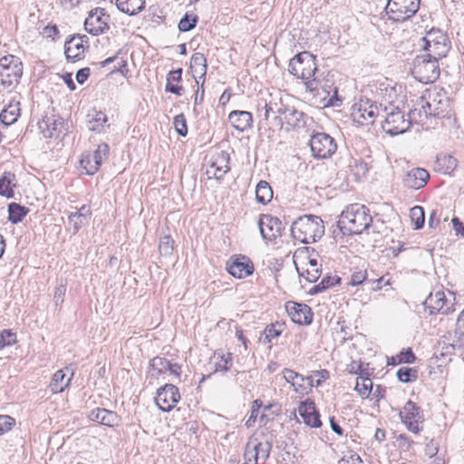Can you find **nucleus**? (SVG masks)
<instances>
[{
	"label": "nucleus",
	"mask_w": 464,
	"mask_h": 464,
	"mask_svg": "<svg viewBox=\"0 0 464 464\" xmlns=\"http://www.w3.org/2000/svg\"><path fill=\"white\" fill-rule=\"evenodd\" d=\"M88 36L84 34H77L67 40L64 44V53L67 60L74 62L81 59L85 51L83 44L88 43Z\"/></svg>",
	"instance_id": "5701e85b"
},
{
	"label": "nucleus",
	"mask_w": 464,
	"mask_h": 464,
	"mask_svg": "<svg viewBox=\"0 0 464 464\" xmlns=\"http://www.w3.org/2000/svg\"><path fill=\"white\" fill-rule=\"evenodd\" d=\"M362 367V362L352 361L351 363L347 365V372L353 374H358L361 372V368Z\"/></svg>",
	"instance_id": "338daca9"
},
{
	"label": "nucleus",
	"mask_w": 464,
	"mask_h": 464,
	"mask_svg": "<svg viewBox=\"0 0 464 464\" xmlns=\"http://www.w3.org/2000/svg\"><path fill=\"white\" fill-rule=\"evenodd\" d=\"M215 362V372H226L232 366V353H227V354L223 353H215L213 357Z\"/></svg>",
	"instance_id": "ea45409f"
},
{
	"label": "nucleus",
	"mask_w": 464,
	"mask_h": 464,
	"mask_svg": "<svg viewBox=\"0 0 464 464\" xmlns=\"http://www.w3.org/2000/svg\"><path fill=\"white\" fill-rule=\"evenodd\" d=\"M298 377L299 378L296 380L295 383H294V387H293L294 391L299 394L308 393L309 386L306 385V381H308V379L300 373H299Z\"/></svg>",
	"instance_id": "13d9d810"
},
{
	"label": "nucleus",
	"mask_w": 464,
	"mask_h": 464,
	"mask_svg": "<svg viewBox=\"0 0 464 464\" xmlns=\"http://www.w3.org/2000/svg\"><path fill=\"white\" fill-rule=\"evenodd\" d=\"M421 110L426 118H444L450 111V101L443 89L428 91L421 96Z\"/></svg>",
	"instance_id": "20e7f679"
},
{
	"label": "nucleus",
	"mask_w": 464,
	"mask_h": 464,
	"mask_svg": "<svg viewBox=\"0 0 464 464\" xmlns=\"http://www.w3.org/2000/svg\"><path fill=\"white\" fill-rule=\"evenodd\" d=\"M88 418L92 421L109 427L117 426L119 416L116 412L104 408H96L90 411Z\"/></svg>",
	"instance_id": "bb28decb"
},
{
	"label": "nucleus",
	"mask_w": 464,
	"mask_h": 464,
	"mask_svg": "<svg viewBox=\"0 0 464 464\" xmlns=\"http://www.w3.org/2000/svg\"><path fill=\"white\" fill-rule=\"evenodd\" d=\"M87 222L88 221L84 219V218H82L81 214L72 212L68 216L69 229H72L74 235L77 234L81 227L86 225Z\"/></svg>",
	"instance_id": "de8ad7c7"
},
{
	"label": "nucleus",
	"mask_w": 464,
	"mask_h": 464,
	"mask_svg": "<svg viewBox=\"0 0 464 464\" xmlns=\"http://www.w3.org/2000/svg\"><path fill=\"white\" fill-rule=\"evenodd\" d=\"M430 179L429 172L422 168H414L407 172L403 179V184L411 189L422 188Z\"/></svg>",
	"instance_id": "b1692460"
},
{
	"label": "nucleus",
	"mask_w": 464,
	"mask_h": 464,
	"mask_svg": "<svg viewBox=\"0 0 464 464\" xmlns=\"http://www.w3.org/2000/svg\"><path fill=\"white\" fill-rule=\"evenodd\" d=\"M20 103L10 102L0 113V121L5 125L9 126L14 123L20 115Z\"/></svg>",
	"instance_id": "72a5a7b5"
},
{
	"label": "nucleus",
	"mask_w": 464,
	"mask_h": 464,
	"mask_svg": "<svg viewBox=\"0 0 464 464\" xmlns=\"http://www.w3.org/2000/svg\"><path fill=\"white\" fill-rule=\"evenodd\" d=\"M284 328L285 324L280 322H276L274 324L267 325L264 331L265 339L270 343L273 339L280 336V334L284 331Z\"/></svg>",
	"instance_id": "49530a36"
},
{
	"label": "nucleus",
	"mask_w": 464,
	"mask_h": 464,
	"mask_svg": "<svg viewBox=\"0 0 464 464\" xmlns=\"http://www.w3.org/2000/svg\"><path fill=\"white\" fill-rule=\"evenodd\" d=\"M73 374V369L70 367H65L55 372L50 383L51 391L53 393L63 392L69 386Z\"/></svg>",
	"instance_id": "393cba45"
},
{
	"label": "nucleus",
	"mask_w": 464,
	"mask_h": 464,
	"mask_svg": "<svg viewBox=\"0 0 464 464\" xmlns=\"http://www.w3.org/2000/svg\"><path fill=\"white\" fill-rule=\"evenodd\" d=\"M17 342L16 334L10 329H5L0 333V350L12 346Z\"/></svg>",
	"instance_id": "8fccbe9b"
},
{
	"label": "nucleus",
	"mask_w": 464,
	"mask_h": 464,
	"mask_svg": "<svg viewBox=\"0 0 464 464\" xmlns=\"http://www.w3.org/2000/svg\"><path fill=\"white\" fill-rule=\"evenodd\" d=\"M228 121L234 129L243 132L252 126V113L246 111H233L228 114Z\"/></svg>",
	"instance_id": "cd10ccee"
},
{
	"label": "nucleus",
	"mask_w": 464,
	"mask_h": 464,
	"mask_svg": "<svg viewBox=\"0 0 464 464\" xmlns=\"http://www.w3.org/2000/svg\"><path fill=\"white\" fill-rule=\"evenodd\" d=\"M367 277H368V275H367L366 270L354 271L351 275V279H350L349 285H353V286L360 285L363 282L367 281Z\"/></svg>",
	"instance_id": "4d7b16f0"
},
{
	"label": "nucleus",
	"mask_w": 464,
	"mask_h": 464,
	"mask_svg": "<svg viewBox=\"0 0 464 464\" xmlns=\"http://www.w3.org/2000/svg\"><path fill=\"white\" fill-rule=\"evenodd\" d=\"M400 418L407 429L418 434L422 430L420 424L424 421L423 411L415 402L409 400L401 410Z\"/></svg>",
	"instance_id": "4468645a"
},
{
	"label": "nucleus",
	"mask_w": 464,
	"mask_h": 464,
	"mask_svg": "<svg viewBox=\"0 0 464 464\" xmlns=\"http://www.w3.org/2000/svg\"><path fill=\"white\" fill-rule=\"evenodd\" d=\"M227 272L236 278H245L254 272V265L249 257L242 255L234 256L227 264Z\"/></svg>",
	"instance_id": "6ab92c4d"
},
{
	"label": "nucleus",
	"mask_w": 464,
	"mask_h": 464,
	"mask_svg": "<svg viewBox=\"0 0 464 464\" xmlns=\"http://www.w3.org/2000/svg\"><path fill=\"white\" fill-rule=\"evenodd\" d=\"M291 235L300 243H314L324 235V221L315 215L301 216L293 222Z\"/></svg>",
	"instance_id": "7ed1b4c3"
},
{
	"label": "nucleus",
	"mask_w": 464,
	"mask_h": 464,
	"mask_svg": "<svg viewBox=\"0 0 464 464\" xmlns=\"http://www.w3.org/2000/svg\"><path fill=\"white\" fill-rule=\"evenodd\" d=\"M446 302L445 294L441 291H437L434 294H430L423 302V305L430 314H436L438 313L447 314L449 308L444 309Z\"/></svg>",
	"instance_id": "a878e982"
},
{
	"label": "nucleus",
	"mask_w": 464,
	"mask_h": 464,
	"mask_svg": "<svg viewBox=\"0 0 464 464\" xmlns=\"http://www.w3.org/2000/svg\"><path fill=\"white\" fill-rule=\"evenodd\" d=\"M372 223L369 208L358 203L349 205L340 215L337 227L343 236L359 235Z\"/></svg>",
	"instance_id": "f03ea898"
},
{
	"label": "nucleus",
	"mask_w": 464,
	"mask_h": 464,
	"mask_svg": "<svg viewBox=\"0 0 464 464\" xmlns=\"http://www.w3.org/2000/svg\"><path fill=\"white\" fill-rule=\"evenodd\" d=\"M198 18L197 15L188 14V13L179 20V30L180 32H188L194 29L197 25Z\"/></svg>",
	"instance_id": "09e8293b"
},
{
	"label": "nucleus",
	"mask_w": 464,
	"mask_h": 464,
	"mask_svg": "<svg viewBox=\"0 0 464 464\" xmlns=\"http://www.w3.org/2000/svg\"><path fill=\"white\" fill-rule=\"evenodd\" d=\"M81 167L85 170L87 175H93L97 171H90V167H93V160H92L91 152H86L82 155L80 160Z\"/></svg>",
	"instance_id": "bf43d9fd"
},
{
	"label": "nucleus",
	"mask_w": 464,
	"mask_h": 464,
	"mask_svg": "<svg viewBox=\"0 0 464 464\" xmlns=\"http://www.w3.org/2000/svg\"><path fill=\"white\" fill-rule=\"evenodd\" d=\"M305 89L314 95H324L327 99L326 106L338 107L342 104V99L338 95V88L332 79L327 77H314L311 81L304 82Z\"/></svg>",
	"instance_id": "0eeeda50"
},
{
	"label": "nucleus",
	"mask_w": 464,
	"mask_h": 464,
	"mask_svg": "<svg viewBox=\"0 0 464 464\" xmlns=\"http://www.w3.org/2000/svg\"><path fill=\"white\" fill-rule=\"evenodd\" d=\"M410 218L414 226V229H420L424 226L425 214L420 206H415L410 210Z\"/></svg>",
	"instance_id": "c03bdc74"
},
{
	"label": "nucleus",
	"mask_w": 464,
	"mask_h": 464,
	"mask_svg": "<svg viewBox=\"0 0 464 464\" xmlns=\"http://www.w3.org/2000/svg\"><path fill=\"white\" fill-rule=\"evenodd\" d=\"M272 447V436H251L245 447L244 459L254 464H258L259 461L263 464L268 459Z\"/></svg>",
	"instance_id": "39448f33"
},
{
	"label": "nucleus",
	"mask_w": 464,
	"mask_h": 464,
	"mask_svg": "<svg viewBox=\"0 0 464 464\" xmlns=\"http://www.w3.org/2000/svg\"><path fill=\"white\" fill-rule=\"evenodd\" d=\"M379 90L385 102L381 114V117L383 118L382 130L391 136L404 133L410 129L411 121L406 118L405 112L399 106L393 104L392 99L396 96L395 87L381 84Z\"/></svg>",
	"instance_id": "f257e3e1"
},
{
	"label": "nucleus",
	"mask_w": 464,
	"mask_h": 464,
	"mask_svg": "<svg viewBox=\"0 0 464 464\" xmlns=\"http://www.w3.org/2000/svg\"><path fill=\"white\" fill-rule=\"evenodd\" d=\"M173 124L179 136L185 137L188 134L186 118L182 113L175 116Z\"/></svg>",
	"instance_id": "864d4df0"
},
{
	"label": "nucleus",
	"mask_w": 464,
	"mask_h": 464,
	"mask_svg": "<svg viewBox=\"0 0 464 464\" xmlns=\"http://www.w3.org/2000/svg\"><path fill=\"white\" fill-rule=\"evenodd\" d=\"M299 373L291 370V369H287V368H285L283 370V377L284 379L291 383V385L294 387V383H295L296 380L299 378L298 377Z\"/></svg>",
	"instance_id": "e2e57ef3"
},
{
	"label": "nucleus",
	"mask_w": 464,
	"mask_h": 464,
	"mask_svg": "<svg viewBox=\"0 0 464 464\" xmlns=\"http://www.w3.org/2000/svg\"><path fill=\"white\" fill-rule=\"evenodd\" d=\"M288 71L296 78L304 80V82L311 81L318 71L315 56L308 52L296 54L290 60Z\"/></svg>",
	"instance_id": "6e6552de"
},
{
	"label": "nucleus",
	"mask_w": 464,
	"mask_h": 464,
	"mask_svg": "<svg viewBox=\"0 0 464 464\" xmlns=\"http://www.w3.org/2000/svg\"><path fill=\"white\" fill-rule=\"evenodd\" d=\"M285 309L295 324L308 325L313 322V312L310 306L305 304L287 302Z\"/></svg>",
	"instance_id": "aec40b11"
},
{
	"label": "nucleus",
	"mask_w": 464,
	"mask_h": 464,
	"mask_svg": "<svg viewBox=\"0 0 464 464\" xmlns=\"http://www.w3.org/2000/svg\"><path fill=\"white\" fill-rule=\"evenodd\" d=\"M464 347V309L459 314L454 330V342L450 347L454 350L455 347Z\"/></svg>",
	"instance_id": "58836bf2"
},
{
	"label": "nucleus",
	"mask_w": 464,
	"mask_h": 464,
	"mask_svg": "<svg viewBox=\"0 0 464 464\" xmlns=\"http://www.w3.org/2000/svg\"><path fill=\"white\" fill-rule=\"evenodd\" d=\"M89 75H90V69L85 67V68H82V69L78 70V72H76L75 78H76V81L78 82V83L82 84L86 82Z\"/></svg>",
	"instance_id": "0e129e2a"
},
{
	"label": "nucleus",
	"mask_w": 464,
	"mask_h": 464,
	"mask_svg": "<svg viewBox=\"0 0 464 464\" xmlns=\"http://www.w3.org/2000/svg\"><path fill=\"white\" fill-rule=\"evenodd\" d=\"M340 281L341 278L338 276H326L318 285H315L313 287L311 292L313 294L324 292V290L338 285Z\"/></svg>",
	"instance_id": "a19ab883"
},
{
	"label": "nucleus",
	"mask_w": 464,
	"mask_h": 464,
	"mask_svg": "<svg viewBox=\"0 0 464 464\" xmlns=\"http://www.w3.org/2000/svg\"><path fill=\"white\" fill-rule=\"evenodd\" d=\"M180 400L179 389L174 384L167 383L157 391L155 402L164 412H169Z\"/></svg>",
	"instance_id": "dca6fc26"
},
{
	"label": "nucleus",
	"mask_w": 464,
	"mask_h": 464,
	"mask_svg": "<svg viewBox=\"0 0 464 464\" xmlns=\"http://www.w3.org/2000/svg\"><path fill=\"white\" fill-rule=\"evenodd\" d=\"M310 120L304 112L291 107L284 122L288 126L287 129L299 130L306 127Z\"/></svg>",
	"instance_id": "c85d7f7f"
},
{
	"label": "nucleus",
	"mask_w": 464,
	"mask_h": 464,
	"mask_svg": "<svg viewBox=\"0 0 464 464\" xmlns=\"http://www.w3.org/2000/svg\"><path fill=\"white\" fill-rule=\"evenodd\" d=\"M382 103L380 105L370 99H360V101L352 106V118L358 125H370L375 121L378 116H381Z\"/></svg>",
	"instance_id": "1a4fd4ad"
},
{
	"label": "nucleus",
	"mask_w": 464,
	"mask_h": 464,
	"mask_svg": "<svg viewBox=\"0 0 464 464\" xmlns=\"http://www.w3.org/2000/svg\"><path fill=\"white\" fill-rule=\"evenodd\" d=\"M65 293L66 285L60 284L55 287L53 300L56 306L61 305L63 303Z\"/></svg>",
	"instance_id": "680f3d73"
},
{
	"label": "nucleus",
	"mask_w": 464,
	"mask_h": 464,
	"mask_svg": "<svg viewBox=\"0 0 464 464\" xmlns=\"http://www.w3.org/2000/svg\"><path fill=\"white\" fill-rule=\"evenodd\" d=\"M362 382H359V378L356 382L355 391L362 397H368L372 389V382L370 377H364L361 379Z\"/></svg>",
	"instance_id": "3c124183"
},
{
	"label": "nucleus",
	"mask_w": 464,
	"mask_h": 464,
	"mask_svg": "<svg viewBox=\"0 0 464 464\" xmlns=\"http://www.w3.org/2000/svg\"><path fill=\"white\" fill-rule=\"evenodd\" d=\"M23 74L22 63L13 55L0 59V82L8 88L17 84Z\"/></svg>",
	"instance_id": "f8f14e48"
},
{
	"label": "nucleus",
	"mask_w": 464,
	"mask_h": 464,
	"mask_svg": "<svg viewBox=\"0 0 464 464\" xmlns=\"http://www.w3.org/2000/svg\"><path fill=\"white\" fill-rule=\"evenodd\" d=\"M145 7V0H117V8L129 15H134Z\"/></svg>",
	"instance_id": "2f4dec72"
},
{
	"label": "nucleus",
	"mask_w": 464,
	"mask_h": 464,
	"mask_svg": "<svg viewBox=\"0 0 464 464\" xmlns=\"http://www.w3.org/2000/svg\"><path fill=\"white\" fill-rule=\"evenodd\" d=\"M308 267L305 270L306 280L313 283L316 282L321 276V268L316 258L308 257Z\"/></svg>",
	"instance_id": "37998d69"
},
{
	"label": "nucleus",
	"mask_w": 464,
	"mask_h": 464,
	"mask_svg": "<svg viewBox=\"0 0 464 464\" xmlns=\"http://www.w3.org/2000/svg\"><path fill=\"white\" fill-rule=\"evenodd\" d=\"M150 366L158 374H161L167 372V368L169 367V361L166 358L156 356L150 360Z\"/></svg>",
	"instance_id": "603ef678"
},
{
	"label": "nucleus",
	"mask_w": 464,
	"mask_h": 464,
	"mask_svg": "<svg viewBox=\"0 0 464 464\" xmlns=\"http://www.w3.org/2000/svg\"><path fill=\"white\" fill-rule=\"evenodd\" d=\"M256 198L258 203L266 205L273 198V190L268 182L260 180L256 188Z\"/></svg>",
	"instance_id": "e433bc0d"
},
{
	"label": "nucleus",
	"mask_w": 464,
	"mask_h": 464,
	"mask_svg": "<svg viewBox=\"0 0 464 464\" xmlns=\"http://www.w3.org/2000/svg\"><path fill=\"white\" fill-rule=\"evenodd\" d=\"M181 76L182 68L170 71L167 75L166 92L181 96L184 92V88L178 84L181 81Z\"/></svg>",
	"instance_id": "7c9ffc66"
},
{
	"label": "nucleus",
	"mask_w": 464,
	"mask_h": 464,
	"mask_svg": "<svg viewBox=\"0 0 464 464\" xmlns=\"http://www.w3.org/2000/svg\"><path fill=\"white\" fill-rule=\"evenodd\" d=\"M338 464H363L361 457L353 451H347Z\"/></svg>",
	"instance_id": "6e6d98bb"
},
{
	"label": "nucleus",
	"mask_w": 464,
	"mask_h": 464,
	"mask_svg": "<svg viewBox=\"0 0 464 464\" xmlns=\"http://www.w3.org/2000/svg\"><path fill=\"white\" fill-rule=\"evenodd\" d=\"M110 148L107 143H101L97 146L96 150L91 153L92 160H93V167H90V171H98L100 166L104 160L108 159Z\"/></svg>",
	"instance_id": "f704fd0d"
},
{
	"label": "nucleus",
	"mask_w": 464,
	"mask_h": 464,
	"mask_svg": "<svg viewBox=\"0 0 464 464\" xmlns=\"http://www.w3.org/2000/svg\"><path fill=\"white\" fill-rule=\"evenodd\" d=\"M440 217L437 214V210H432L430 214L428 224L430 228H436L440 224Z\"/></svg>",
	"instance_id": "774afa93"
},
{
	"label": "nucleus",
	"mask_w": 464,
	"mask_h": 464,
	"mask_svg": "<svg viewBox=\"0 0 464 464\" xmlns=\"http://www.w3.org/2000/svg\"><path fill=\"white\" fill-rule=\"evenodd\" d=\"M109 14L104 8L92 9L84 21V29L92 35H100L109 30Z\"/></svg>",
	"instance_id": "2eb2a0df"
},
{
	"label": "nucleus",
	"mask_w": 464,
	"mask_h": 464,
	"mask_svg": "<svg viewBox=\"0 0 464 464\" xmlns=\"http://www.w3.org/2000/svg\"><path fill=\"white\" fill-rule=\"evenodd\" d=\"M15 420L8 415H0V436L11 430Z\"/></svg>",
	"instance_id": "5fc2aeb1"
},
{
	"label": "nucleus",
	"mask_w": 464,
	"mask_h": 464,
	"mask_svg": "<svg viewBox=\"0 0 464 464\" xmlns=\"http://www.w3.org/2000/svg\"><path fill=\"white\" fill-rule=\"evenodd\" d=\"M278 105L276 99H271L268 102H265L264 105L261 107V104H258V117H260L259 126L260 127H269V118L270 115H273L272 121L276 126L283 127V120L277 116L278 112Z\"/></svg>",
	"instance_id": "412c9836"
},
{
	"label": "nucleus",
	"mask_w": 464,
	"mask_h": 464,
	"mask_svg": "<svg viewBox=\"0 0 464 464\" xmlns=\"http://www.w3.org/2000/svg\"><path fill=\"white\" fill-rule=\"evenodd\" d=\"M398 363H412L416 357L411 348H408L397 355Z\"/></svg>",
	"instance_id": "052dcab7"
},
{
	"label": "nucleus",
	"mask_w": 464,
	"mask_h": 464,
	"mask_svg": "<svg viewBox=\"0 0 464 464\" xmlns=\"http://www.w3.org/2000/svg\"><path fill=\"white\" fill-rule=\"evenodd\" d=\"M174 240L169 236H163L160 239L159 251L160 256L165 257H170L174 251Z\"/></svg>",
	"instance_id": "79ce46f5"
},
{
	"label": "nucleus",
	"mask_w": 464,
	"mask_h": 464,
	"mask_svg": "<svg viewBox=\"0 0 464 464\" xmlns=\"http://www.w3.org/2000/svg\"><path fill=\"white\" fill-rule=\"evenodd\" d=\"M90 118L87 127L90 130L102 132L105 130V123L108 121L106 114L102 111H94L93 114H88Z\"/></svg>",
	"instance_id": "c9c22d12"
},
{
	"label": "nucleus",
	"mask_w": 464,
	"mask_h": 464,
	"mask_svg": "<svg viewBox=\"0 0 464 464\" xmlns=\"http://www.w3.org/2000/svg\"><path fill=\"white\" fill-rule=\"evenodd\" d=\"M28 212V208L18 203L12 202L8 205V220L13 224H17L24 219Z\"/></svg>",
	"instance_id": "4c0bfd02"
},
{
	"label": "nucleus",
	"mask_w": 464,
	"mask_h": 464,
	"mask_svg": "<svg viewBox=\"0 0 464 464\" xmlns=\"http://www.w3.org/2000/svg\"><path fill=\"white\" fill-rule=\"evenodd\" d=\"M298 412L307 426L312 428H320L322 426L320 414L316 410L315 403L312 400L306 399L304 401H302L298 407Z\"/></svg>",
	"instance_id": "4be33fe9"
},
{
	"label": "nucleus",
	"mask_w": 464,
	"mask_h": 464,
	"mask_svg": "<svg viewBox=\"0 0 464 464\" xmlns=\"http://www.w3.org/2000/svg\"><path fill=\"white\" fill-rule=\"evenodd\" d=\"M452 227L455 230L457 235H460L462 237H464V223L460 221L459 218H453L452 220Z\"/></svg>",
	"instance_id": "69168bd1"
},
{
	"label": "nucleus",
	"mask_w": 464,
	"mask_h": 464,
	"mask_svg": "<svg viewBox=\"0 0 464 464\" xmlns=\"http://www.w3.org/2000/svg\"><path fill=\"white\" fill-rule=\"evenodd\" d=\"M16 187L15 175L13 172L5 171L0 177V195L6 198L14 196V188Z\"/></svg>",
	"instance_id": "c756f323"
},
{
	"label": "nucleus",
	"mask_w": 464,
	"mask_h": 464,
	"mask_svg": "<svg viewBox=\"0 0 464 464\" xmlns=\"http://www.w3.org/2000/svg\"><path fill=\"white\" fill-rule=\"evenodd\" d=\"M412 76L421 83L434 82L440 74L439 61L426 54H420L413 60Z\"/></svg>",
	"instance_id": "423d86ee"
},
{
	"label": "nucleus",
	"mask_w": 464,
	"mask_h": 464,
	"mask_svg": "<svg viewBox=\"0 0 464 464\" xmlns=\"http://www.w3.org/2000/svg\"><path fill=\"white\" fill-rule=\"evenodd\" d=\"M230 156L227 151L221 150L211 156L207 174L220 180L230 170Z\"/></svg>",
	"instance_id": "a211bd4d"
},
{
	"label": "nucleus",
	"mask_w": 464,
	"mask_h": 464,
	"mask_svg": "<svg viewBox=\"0 0 464 464\" xmlns=\"http://www.w3.org/2000/svg\"><path fill=\"white\" fill-rule=\"evenodd\" d=\"M207 59L201 53H195L192 54L190 58V69L192 72L198 74L199 79H203L205 81V76L207 73Z\"/></svg>",
	"instance_id": "473e14b6"
},
{
	"label": "nucleus",
	"mask_w": 464,
	"mask_h": 464,
	"mask_svg": "<svg viewBox=\"0 0 464 464\" xmlns=\"http://www.w3.org/2000/svg\"><path fill=\"white\" fill-rule=\"evenodd\" d=\"M310 148L316 159L330 158L337 150L336 141L324 132H316L311 136Z\"/></svg>",
	"instance_id": "ddd939ff"
},
{
	"label": "nucleus",
	"mask_w": 464,
	"mask_h": 464,
	"mask_svg": "<svg viewBox=\"0 0 464 464\" xmlns=\"http://www.w3.org/2000/svg\"><path fill=\"white\" fill-rule=\"evenodd\" d=\"M397 377L401 382H412L418 378V371L415 368L401 367L397 371Z\"/></svg>",
	"instance_id": "a18cd8bd"
},
{
	"label": "nucleus",
	"mask_w": 464,
	"mask_h": 464,
	"mask_svg": "<svg viewBox=\"0 0 464 464\" xmlns=\"http://www.w3.org/2000/svg\"><path fill=\"white\" fill-rule=\"evenodd\" d=\"M258 227L262 237L268 241H273L281 237L282 231L285 229L282 221L278 218L266 214L259 216Z\"/></svg>",
	"instance_id": "f3484780"
},
{
	"label": "nucleus",
	"mask_w": 464,
	"mask_h": 464,
	"mask_svg": "<svg viewBox=\"0 0 464 464\" xmlns=\"http://www.w3.org/2000/svg\"><path fill=\"white\" fill-rule=\"evenodd\" d=\"M420 47L425 52L424 54L440 60L446 55L450 47L448 38L440 30H431L426 36L420 39Z\"/></svg>",
	"instance_id": "9d476101"
},
{
	"label": "nucleus",
	"mask_w": 464,
	"mask_h": 464,
	"mask_svg": "<svg viewBox=\"0 0 464 464\" xmlns=\"http://www.w3.org/2000/svg\"><path fill=\"white\" fill-rule=\"evenodd\" d=\"M420 5V0H388L385 10L391 20L404 22L418 12Z\"/></svg>",
	"instance_id": "9b49d317"
}]
</instances>
